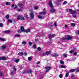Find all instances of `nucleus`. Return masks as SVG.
<instances>
[{"instance_id": "c756f323", "label": "nucleus", "mask_w": 79, "mask_h": 79, "mask_svg": "<svg viewBox=\"0 0 79 79\" xmlns=\"http://www.w3.org/2000/svg\"><path fill=\"white\" fill-rule=\"evenodd\" d=\"M75 24L74 23H71V26L73 27H74L75 26Z\"/></svg>"}, {"instance_id": "1a4fd4ad", "label": "nucleus", "mask_w": 79, "mask_h": 79, "mask_svg": "<svg viewBox=\"0 0 79 79\" xmlns=\"http://www.w3.org/2000/svg\"><path fill=\"white\" fill-rule=\"evenodd\" d=\"M0 60H6V58L4 57H0Z\"/></svg>"}, {"instance_id": "58836bf2", "label": "nucleus", "mask_w": 79, "mask_h": 79, "mask_svg": "<svg viewBox=\"0 0 79 79\" xmlns=\"http://www.w3.org/2000/svg\"><path fill=\"white\" fill-rule=\"evenodd\" d=\"M71 77L72 78L74 77V74H72L71 75Z\"/></svg>"}, {"instance_id": "49530a36", "label": "nucleus", "mask_w": 79, "mask_h": 79, "mask_svg": "<svg viewBox=\"0 0 79 79\" xmlns=\"http://www.w3.org/2000/svg\"><path fill=\"white\" fill-rule=\"evenodd\" d=\"M38 50H39V51H40L41 50V48H40L39 47L37 48Z\"/></svg>"}, {"instance_id": "72a5a7b5", "label": "nucleus", "mask_w": 79, "mask_h": 79, "mask_svg": "<svg viewBox=\"0 0 79 79\" xmlns=\"http://www.w3.org/2000/svg\"><path fill=\"white\" fill-rule=\"evenodd\" d=\"M13 69L14 71H16V68L15 66H14Z\"/></svg>"}, {"instance_id": "bf43d9fd", "label": "nucleus", "mask_w": 79, "mask_h": 79, "mask_svg": "<svg viewBox=\"0 0 79 79\" xmlns=\"http://www.w3.org/2000/svg\"><path fill=\"white\" fill-rule=\"evenodd\" d=\"M62 1V0H58V2H61Z\"/></svg>"}, {"instance_id": "4468645a", "label": "nucleus", "mask_w": 79, "mask_h": 79, "mask_svg": "<svg viewBox=\"0 0 79 79\" xmlns=\"http://www.w3.org/2000/svg\"><path fill=\"white\" fill-rule=\"evenodd\" d=\"M38 18H39V19H44L43 17H42V15H38Z\"/></svg>"}, {"instance_id": "13d9d810", "label": "nucleus", "mask_w": 79, "mask_h": 79, "mask_svg": "<svg viewBox=\"0 0 79 79\" xmlns=\"http://www.w3.org/2000/svg\"><path fill=\"white\" fill-rule=\"evenodd\" d=\"M18 32L19 33H21V32H20V30H18Z\"/></svg>"}, {"instance_id": "39448f33", "label": "nucleus", "mask_w": 79, "mask_h": 79, "mask_svg": "<svg viewBox=\"0 0 79 79\" xmlns=\"http://www.w3.org/2000/svg\"><path fill=\"white\" fill-rule=\"evenodd\" d=\"M55 37V35H49V37L50 40H51V39H52V37Z\"/></svg>"}, {"instance_id": "4c0bfd02", "label": "nucleus", "mask_w": 79, "mask_h": 79, "mask_svg": "<svg viewBox=\"0 0 79 79\" xmlns=\"http://www.w3.org/2000/svg\"><path fill=\"white\" fill-rule=\"evenodd\" d=\"M34 9L35 10H37L38 9V7L37 6H35L34 7Z\"/></svg>"}, {"instance_id": "f8f14e48", "label": "nucleus", "mask_w": 79, "mask_h": 79, "mask_svg": "<svg viewBox=\"0 0 79 79\" xmlns=\"http://www.w3.org/2000/svg\"><path fill=\"white\" fill-rule=\"evenodd\" d=\"M11 32V31L10 30H6L5 31H4V33H5V34L6 33H10V32Z\"/></svg>"}, {"instance_id": "6e6d98bb", "label": "nucleus", "mask_w": 79, "mask_h": 79, "mask_svg": "<svg viewBox=\"0 0 79 79\" xmlns=\"http://www.w3.org/2000/svg\"><path fill=\"white\" fill-rule=\"evenodd\" d=\"M24 54L25 55V56H26V55H27V53L25 52L24 53Z\"/></svg>"}, {"instance_id": "3c124183", "label": "nucleus", "mask_w": 79, "mask_h": 79, "mask_svg": "<svg viewBox=\"0 0 79 79\" xmlns=\"http://www.w3.org/2000/svg\"><path fill=\"white\" fill-rule=\"evenodd\" d=\"M66 3H67V2L66 1H65L64 2H63V5H65V4H66Z\"/></svg>"}, {"instance_id": "b1692460", "label": "nucleus", "mask_w": 79, "mask_h": 79, "mask_svg": "<svg viewBox=\"0 0 79 79\" xmlns=\"http://www.w3.org/2000/svg\"><path fill=\"white\" fill-rule=\"evenodd\" d=\"M69 76V73H67L65 74V77H68Z\"/></svg>"}, {"instance_id": "79ce46f5", "label": "nucleus", "mask_w": 79, "mask_h": 79, "mask_svg": "<svg viewBox=\"0 0 79 79\" xmlns=\"http://www.w3.org/2000/svg\"><path fill=\"white\" fill-rule=\"evenodd\" d=\"M28 44L30 46H31V45H32V43H31V42H29Z\"/></svg>"}, {"instance_id": "5fc2aeb1", "label": "nucleus", "mask_w": 79, "mask_h": 79, "mask_svg": "<svg viewBox=\"0 0 79 79\" xmlns=\"http://www.w3.org/2000/svg\"><path fill=\"white\" fill-rule=\"evenodd\" d=\"M40 61H38L36 63L37 64H40Z\"/></svg>"}, {"instance_id": "2eb2a0df", "label": "nucleus", "mask_w": 79, "mask_h": 79, "mask_svg": "<svg viewBox=\"0 0 79 79\" xmlns=\"http://www.w3.org/2000/svg\"><path fill=\"white\" fill-rule=\"evenodd\" d=\"M30 31H31V29H30V28H29V29L26 30L25 31V32L26 33H28V32H30Z\"/></svg>"}, {"instance_id": "a18cd8bd", "label": "nucleus", "mask_w": 79, "mask_h": 79, "mask_svg": "<svg viewBox=\"0 0 79 79\" xmlns=\"http://www.w3.org/2000/svg\"><path fill=\"white\" fill-rule=\"evenodd\" d=\"M59 77L60 78H62V77H63V75L61 74H60L59 75Z\"/></svg>"}, {"instance_id": "4be33fe9", "label": "nucleus", "mask_w": 79, "mask_h": 79, "mask_svg": "<svg viewBox=\"0 0 79 79\" xmlns=\"http://www.w3.org/2000/svg\"><path fill=\"white\" fill-rule=\"evenodd\" d=\"M12 20L11 19H7V21L8 22V23H11L12 22Z\"/></svg>"}, {"instance_id": "f3484780", "label": "nucleus", "mask_w": 79, "mask_h": 79, "mask_svg": "<svg viewBox=\"0 0 79 79\" xmlns=\"http://www.w3.org/2000/svg\"><path fill=\"white\" fill-rule=\"evenodd\" d=\"M6 46L3 45L2 46V49H5V48H6Z\"/></svg>"}, {"instance_id": "de8ad7c7", "label": "nucleus", "mask_w": 79, "mask_h": 79, "mask_svg": "<svg viewBox=\"0 0 79 79\" xmlns=\"http://www.w3.org/2000/svg\"><path fill=\"white\" fill-rule=\"evenodd\" d=\"M18 11H19H19H22V9H19L17 10Z\"/></svg>"}, {"instance_id": "7ed1b4c3", "label": "nucleus", "mask_w": 79, "mask_h": 79, "mask_svg": "<svg viewBox=\"0 0 79 79\" xmlns=\"http://www.w3.org/2000/svg\"><path fill=\"white\" fill-rule=\"evenodd\" d=\"M30 15L31 18L33 19L34 18V14H33V13L32 12H31L30 13Z\"/></svg>"}, {"instance_id": "864d4df0", "label": "nucleus", "mask_w": 79, "mask_h": 79, "mask_svg": "<svg viewBox=\"0 0 79 79\" xmlns=\"http://www.w3.org/2000/svg\"><path fill=\"white\" fill-rule=\"evenodd\" d=\"M33 47L34 48H36V46L35 45H33Z\"/></svg>"}, {"instance_id": "8fccbe9b", "label": "nucleus", "mask_w": 79, "mask_h": 79, "mask_svg": "<svg viewBox=\"0 0 79 79\" xmlns=\"http://www.w3.org/2000/svg\"><path fill=\"white\" fill-rule=\"evenodd\" d=\"M0 27H3V24L2 23H0Z\"/></svg>"}, {"instance_id": "9d476101", "label": "nucleus", "mask_w": 79, "mask_h": 79, "mask_svg": "<svg viewBox=\"0 0 79 79\" xmlns=\"http://www.w3.org/2000/svg\"><path fill=\"white\" fill-rule=\"evenodd\" d=\"M59 55H58V54L56 53L52 54V56H54L55 57H57V56H58Z\"/></svg>"}, {"instance_id": "0eeeda50", "label": "nucleus", "mask_w": 79, "mask_h": 79, "mask_svg": "<svg viewBox=\"0 0 79 79\" xmlns=\"http://www.w3.org/2000/svg\"><path fill=\"white\" fill-rule=\"evenodd\" d=\"M21 32H25V30H24V27L23 26H22L21 27Z\"/></svg>"}, {"instance_id": "052dcab7", "label": "nucleus", "mask_w": 79, "mask_h": 79, "mask_svg": "<svg viewBox=\"0 0 79 79\" xmlns=\"http://www.w3.org/2000/svg\"><path fill=\"white\" fill-rule=\"evenodd\" d=\"M38 41V40H35V41L34 42H37Z\"/></svg>"}, {"instance_id": "9b49d317", "label": "nucleus", "mask_w": 79, "mask_h": 79, "mask_svg": "<svg viewBox=\"0 0 79 79\" xmlns=\"http://www.w3.org/2000/svg\"><path fill=\"white\" fill-rule=\"evenodd\" d=\"M76 71L75 69H71L69 70L70 73H73V72H74Z\"/></svg>"}, {"instance_id": "ddd939ff", "label": "nucleus", "mask_w": 79, "mask_h": 79, "mask_svg": "<svg viewBox=\"0 0 79 79\" xmlns=\"http://www.w3.org/2000/svg\"><path fill=\"white\" fill-rule=\"evenodd\" d=\"M21 36V35L20 34H16L15 35V37H20Z\"/></svg>"}, {"instance_id": "6ab92c4d", "label": "nucleus", "mask_w": 79, "mask_h": 79, "mask_svg": "<svg viewBox=\"0 0 79 79\" xmlns=\"http://www.w3.org/2000/svg\"><path fill=\"white\" fill-rule=\"evenodd\" d=\"M32 56L29 57L28 58V61H31V60H32Z\"/></svg>"}, {"instance_id": "c85d7f7f", "label": "nucleus", "mask_w": 79, "mask_h": 79, "mask_svg": "<svg viewBox=\"0 0 79 79\" xmlns=\"http://www.w3.org/2000/svg\"><path fill=\"white\" fill-rule=\"evenodd\" d=\"M15 63H18L19 61V60L17 59L15 60Z\"/></svg>"}, {"instance_id": "aec40b11", "label": "nucleus", "mask_w": 79, "mask_h": 79, "mask_svg": "<svg viewBox=\"0 0 79 79\" xmlns=\"http://www.w3.org/2000/svg\"><path fill=\"white\" fill-rule=\"evenodd\" d=\"M26 44H27V42H26V41H23L22 43V45H26Z\"/></svg>"}, {"instance_id": "f257e3e1", "label": "nucleus", "mask_w": 79, "mask_h": 79, "mask_svg": "<svg viewBox=\"0 0 79 79\" xmlns=\"http://www.w3.org/2000/svg\"><path fill=\"white\" fill-rule=\"evenodd\" d=\"M49 5L50 6V7L52 8V9L50 10L51 12L52 13H54V12L55 11V10L54 9V6H53V5L52 4V2L51 1H49Z\"/></svg>"}, {"instance_id": "a19ab883", "label": "nucleus", "mask_w": 79, "mask_h": 79, "mask_svg": "<svg viewBox=\"0 0 79 79\" xmlns=\"http://www.w3.org/2000/svg\"><path fill=\"white\" fill-rule=\"evenodd\" d=\"M54 25L55 27H56L57 26V25H56V23H54Z\"/></svg>"}, {"instance_id": "c9c22d12", "label": "nucleus", "mask_w": 79, "mask_h": 79, "mask_svg": "<svg viewBox=\"0 0 79 79\" xmlns=\"http://www.w3.org/2000/svg\"><path fill=\"white\" fill-rule=\"evenodd\" d=\"M20 19L21 20H24V17H22L20 18Z\"/></svg>"}, {"instance_id": "423d86ee", "label": "nucleus", "mask_w": 79, "mask_h": 79, "mask_svg": "<svg viewBox=\"0 0 79 79\" xmlns=\"http://www.w3.org/2000/svg\"><path fill=\"white\" fill-rule=\"evenodd\" d=\"M24 16L26 19H29V17H28V15L27 14H25L24 15Z\"/></svg>"}, {"instance_id": "0e129e2a", "label": "nucleus", "mask_w": 79, "mask_h": 79, "mask_svg": "<svg viewBox=\"0 0 79 79\" xmlns=\"http://www.w3.org/2000/svg\"><path fill=\"white\" fill-rule=\"evenodd\" d=\"M77 33H78V34L79 35V30H77Z\"/></svg>"}, {"instance_id": "2f4dec72", "label": "nucleus", "mask_w": 79, "mask_h": 79, "mask_svg": "<svg viewBox=\"0 0 79 79\" xmlns=\"http://www.w3.org/2000/svg\"><path fill=\"white\" fill-rule=\"evenodd\" d=\"M74 52V50H72L69 51V53H73Z\"/></svg>"}, {"instance_id": "bb28decb", "label": "nucleus", "mask_w": 79, "mask_h": 79, "mask_svg": "<svg viewBox=\"0 0 79 79\" xmlns=\"http://www.w3.org/2000/svg\"><path fill=\"white\" fill-rule=\"evenodd\" d=\"M9 17H10V16H9V15H6V19H8Z\"/></svg>"}, {"instance_id": "a211bd4d", "label": "nucleus", "mask_w": 79, "mask_h": 79, "mask_svg": "<svg viewBox=\"0 0 79 79\" xmlns=\"http://www.w3.org/2000/svg\"><path fill=\"white\" fill-rule=\"evenodd\" d=\"M0 40H1V41H6V40L4 38H0Z\"/></svg>"}, {"instance_id": "774afa93", "label": "nucleus", "mask_w": 79, "mask_h": 79, "mask_svg": "<svg viewBox=\"0 0 79 79\" xmlns=\"http://www.w3.org/2000/svg\"><path fill=\"white\" fill-rule=\"evenodd\" d=\"M65 27H68V26H67V25H65Z\"/></svg>"}, {"instance_id": "6e6552de", "label": "nucleus", "mask_w": 79, "mask_h": 79, "mask_svg": "<svg viewBox=\"0 0 79 79\" xmlns=\"http://www.w3.org/2000/svg\"><path fill=\"white\" fill-rule=\"evenodd\" d=\"M59 68H66V67L63 65H61L59 67Z\"/></svg>"}, {"instance_id": "7c9ffc66", "label": "nucleus", "mask_w": 79, "mask_h": 79, "mask_svg": "<svg viewBox=\"0 0 79 79\" xmlns=\"http://www.w3.org/2000/svg\"><path fill=\"white\" fill-rule=\"evenodd\" d=\"M77 12L76 11H73L72 12H71V14H75V13H77Z\"/></svg>"}, {"instance_id": "412c9836", "label": "nucleus", "mask_w": 79, "mask_h": 79, "mask_svg": "<svg viewBox=\"0 0 79 79\" xmlns=\"http://www.w3.org/2000/svg\"><path fill=\"white\" fill-rule=\"evenodd\" d=\"M23 52H19L18 53V55L19 56H23Z\"/></svg>"}, {"instance_id": "ea45409f", "label": "nucleus", "mask_w": 79, "mask_h": 79, "mask_svg": "<svg viewBox=\"0 0 79 79\" xmlns=\"http://www.w3.org/2000/svg\"><path fill=\"white\" fill-rule=\"evenodd\" d=\"M6 5H10V2H6Z\"/></svg>"}, {"instance_id": "4d7b16f0", "label": "nucleus", "mask_w": 79, "mask_h": 79, "mask_svg": "<svg viewBox=\"0 0 79 79\" xmlns=\"http://www.w3.org/2000/svg\"><path fill=\"white\" fill-rule=\"evenodd\" d=\"M73 16L74 17V18H76V15H73Z\"/></svg>"}, {"instance_id": "c03bdc74", "label": "nucleus", "mask_w": 79, "mask_h": 79, "mask_svg": "<svg viewBox=\"0 0 79 79\" xmlns=\"http://www.w3.org/2000/svg\"><path fill=\"white\" fill-rule=\"evenodd\" d=\"M77 52H75L73 53V55L74 56H76L77 55Z\"/></svg>"}, {"instance_id": "09e8293b", "label": "nucleus", "mask_w": 79, "mask_h": 79, "mask_svg": "<svg viewBox=\"0 0 79 79\" xmlns=\"http://www.w3.org/2000/svg\"><path fill=\"white\" fill-rule=\"evenodd\" d=\"M43 55L44 56H45V55H47V54H46V52H44L43 53Z\"/></svg>"}, {"instance_id": "473e14b6", "label": "nucleus", "mask_w": 79, "mask_h": 79, "mask_svg": "<svg viewBox=\"0 0 79 79\" xmlns=\"http://www.w3.org/2000/svg\"><path fill=\"white\" fill-rule=\"evenodd\" d=\"M40 14H41V15H45V12H40Z\"/></svg>"}, {"instance_id": "dca6fc26", "label": "nucleus", "mask_w": 79, "mask_h": 79, "mask_svg": "<svg viewBox=\"0 0 79 79\" xmlns=\"http://www.w3.org/2000/svg\"><path fill=\"white\" fill-rule=\"evenodd\" d=\"M50 53H51V52L50 51L46 52V55H49V54H50Z\"/></svg>"}, {"instance_id": "e433bc0d", "label": "nucleus", "mask_w": 79, "mask_h": 79, "mask_svg": "<svg viewBox=\"0 0 79 79\" xmlns=\"http://www.w3.org/2000/svg\"><path fill=\"white\" fill-rule=\"evenodd\" d=\"M32 73V71L31 70H29V71L27 72V73Z\"/></svg>"}, {"instance_id": "f03ea898", "label": "nucleus", "mask_w": 79, "mask_h": 79, "mask_svg": "<svg viewBox=\"0 0 79 79\" xmlns=\"http://www.w3.org/2000/svg\"><path fill=\"white\" fill-rule=\"evenodd\" d=\"M71 39H72V37H71L70 35H68L66 38H63V40H71Z\"/></svg>"}, {"instance_id": "37998d69", "label": "nucleus", "mask_w": 79, "mask_h": 79, "mask_svg": "<svg viewBox=\"0 0 79 79\" xmlns=\"http://www.w3.org/2000/svg\"><path fill=\"white\" fill-rule=\"evenodd\" d=\"M69 12H71L72 13V11H73V9H70L69 10Z\"/></svg>"}, {"instance_id": "20e7f679", "label": "nucleus", "mask_w": 79, "mask_h": 79, "mask_svg": "<svg viewBox=\"0 0 79 79\" xmlns=\"http://www.w3.org/2000/svg\"><path fill=\"white\" fill-rule=\"evenodd\" d=\"M45 69H46V73H47V72H48L49 71H50V69H51V67H50L47 66L45 67Z\"/></svg>"}, {"instance_id": "5701e85b", "label": "nucleus", "mask_w": 79, "mask_h": 79, "mask_svg": "<svg viewBox=\"0 0 79 79\" xmlns=\"http://www.w3.org/2000/svg\"><path fill=\"white\" fill-rule=\"evenodd\" d=\"M0 76H1V77L3 76V73L1 72V71H0Z\"/></svg>"}, {"instance_id": "680f3d73", "label": "nucleus", "mask_w": 79, "mask_h": 79, "mask_svg": "<svg viewBox=\"0 0 79 79\" xmlns=\"http://www.w3.org/2000/svg\"><path fill=\"white\" fill-rule=\"evenodd\" d=\"M77 11L78 12L77 13L79 14V10H77Z\"/></svg>"}, {"instance_id": "603ef678", "label": "nucleus", "mask_w": 79, "mask_h": 79, "mask_svg": "<svg viewBox=\"0 0 79 79\" xmlns=\"http://www.w3.org/2000/svg\"><path fill=\"white\" fill-rule=\"evenodd\" d=\"M18 7V6L15 5V7L14 8V9H16Z\"/></svg>"}, {"instance_id": "393cba45", "label": "nucleus", "mask_w": 79, "mask_h": 79, "mask_svg": "<svg viewBox=\"0 0 79 79\" xmlns=\"http://www.w3.org/2000/svg\"><path fill=\"white\" fill-rule=\"evenodd\" d=\"M19 6L20 8H23V5L22 4H19Z\"/></svg>"}, {"instance_id": "a878e982", "label": "nucleus", "mask_w": 79, "mask_h": 79, "mask_svg": "<svg viewBox=\"0 0 79 79\" xmlns=\"http://www.w3.org/2000/svg\"><path fill=\"white\" fill-rule=\"evenodd\" d=\"M60 63L61 64H64V61L63 60H60Z\"/></svg>"}, {"instance_id": "69168bd1", "label": "nucleus", "mask_w": 79, "mask_h": 79, "mask_svg": "<svg viewBox=\"0 0 79 79\" xmlns=\"http://www.w3.org/2000/svg\"><path fill=\"white\" fill-rule=\"evenodd\" d=\"M16 21V20H15V19H14L13 20V22H14V23H15V22Z\"/></svg>"}, {"instance_id": "338daca9", "label": "nucleus", "mask_w": 79, "mask_h": 79, "mask_svg": "<svg viewBox=\"0 0 79 79\" xmlns=\"http://www.w3.org/2000/svg\"><path fill=\"white\" fill-rule=\"evenodd\" d=\"M78 8H79V3H78Z\"/></svg>"}, {"instance_id": "f704fd0d", "label": "nucleus", "mask_w": 79, "mask_h": 79, "mask_svg": "<svg viewBox=\"0 0 79 79\" xmlns=\"http://www.w3.org/2000/svg\"><path fill=\"white\" fill-rule=\"evenodd\" d=\"M63 56L64 57H66L67 56H68V55H67V54H64Z\"/></svg>"}, {"instance_id": "cd10ccee", "label": "nucleus", "mask_w": 79, "mask_h": 79, "mask_svg": "<svg viewBox=\"0 0 79 79\" xmlns=\"http://www.w3.org/2000/svg\"><path fill=\"white\" fill-rule=\"evenodd\" d=\"M21 16L19 15L17 17V20H19L21 19Z\"/></svg>"}, {"instance_id": "e2e57ef3", "label": "nucleus", "mask_w": 79, "mask_h": 79, "mask_svg": "<svg viewBox=\"0 0 79 79\" xmlns=\"http://www.w3.org/2000/svg\"><path fill=\"white\" fill-rule=\"evenodd\" d=\"M14 6H15V5L13 4L12 5V7H14Z\"/></svg>"}]
</instances>
